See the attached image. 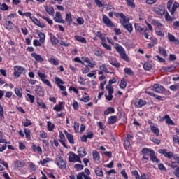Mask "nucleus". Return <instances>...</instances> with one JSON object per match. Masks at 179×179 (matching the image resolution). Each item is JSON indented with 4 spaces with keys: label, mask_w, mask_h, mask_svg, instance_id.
I'll return each instance as SVG.
<instances>
[{
    "label": "nucleus",
    "mask_w": 179,
    "mask_h": 179,
    "mask_svg": "<svg viewBox=\"0 0 179 179\" xmlns=\"http://www.w3.org/2000/svg\"><path fill=\"white\" fill-rule=\"evenodd\" d=\"M115 48L116 51L120 54L122 59H124V61H126V62H129V57H128V55H127V53H125V50L122 46L117 45L115 46Z\"/></svg>",
    "instance_id": "obj_1"
},
{
    "label": "nucleus",
    "mask_w": 179,
    "mask_h": 179,
    "mask_svg": "<svg viewBox=\"0 0 179 179\" xmlns=\"http://www.w3.org/2000/svg\"><path fill=\"white\" fill-rule=\"evenodd\" d=\"M114 15L116 17H120V22L122 26L129 23V17L125 16L124 13H115Z\"/></svg>",
    "instance_id": "obj_2"
},
{
    "label": "nucleus",
    "mask_w": 179,
    "mask_h": 179,
    "mask_svg": "<svg viewBox=\"0 0 179 179\" xmlns=\"http://www.w3.org/2000/svg\"><path fill=\"white\" fill-rule=\"evenodd\" d=\"M56 162V164L58 166L59 169H61L62 170H65V169H66V161L64 159V157L60 155H57Z\"/></svg>",
    "instance_id": "obj_3"
},
{
    "label": "nucleus",
    "mask_w": 179,
    "mask_h": 179,
    "mask_svg": "<svg viewBox=\"0 0 179 179\" xmlns=\"http://www.w3.org/2000/svg\"><path fill=\"white\" fill-rule=\"evenodd\" d=\"M37 75H38V78L41 79V82H43V83H44V85H46V86H48L49 87H50V89H52V85H51V82H50V80H47V76L45 73H41V72H38Z\"/></svg>",
    "instance_id": "obj_4"
},
{
    "label": "nucleus",
    "mask_w": 179,
    "mask_h": 179,
    "mask_svg": "<svg viewBox=\"0 0 179 179\" xmlns=\"http://www.w3.org/2000/svg\"><path fill=\"white\" fill-rule=\"evenodd\" d=\"M155 150L150 149V148H144L142 149L141 153L143 155V160H149V156H150V155H152V152H154Z\"/></svg>",
    "instance_id": "obj_5"
},
{
    "label": "nucleus",
    "mask_w": 179,
    "mask_h": 179,
    "mask_svg": "<svg viewBox=\"0 0 179 179\" xmlns=\"http://www.w3.org/2000/svg\"><path fill=\"white\" fill-rule=\"evenodd\" d=\"M152 90H153V92H155V93H159V94H162L164 92H165L166 89H164V87H163L162 85L157 83L152 85Z\"/></svg>",
    "instance_id": "obj_6"
},
{
    "label": "nucleus",
    "mask_w": 179,
    "mask_h": 179,
    "mask_svg": "<svg viewBox=\"0 0 179 179\" xmlns=\"http://www.w3.org/2000/svg\"><path fill=\"white\" fill-rule=\"evenodd\" d=\"M153 11L159 16H163L166 13V8L163 6H159L158 7H155Z\"/></svg>",
    "instance_id": "obj_7"
},
{
    "label": "nucleus",
    "mask_w": 179,
    "mask_h": 179,
    "mask_svg": "<svg viewBox=\"0 0 179 179\" xmlns=\"http://www.w3.org/2000/svg\"><path fill=\"white\" fill-rule=\"evenodd\" d=\"M23 72H24V67H22L21 66H14V76H15V78H19Z\"/></svg>",
    "instance_id": "obj_8"
},
{
    "label": "nucleus",
    "mask_w": 179,
    "mask_h": 179,
    "mask_svg": "<svg viewBox=\"0 0 179 179\" xmlns=\"http://www.w3.org/2000/svg\"><path fill=\"white\" fill-rule=\"evenodd\" d=\"M158 152L161 155H163L164 157H166V159H173V155H174L173 152H167L166 149H159Z\"/></svg>",
    "instance_id": "obj_9"
},
{
    "label": "nucleus",
    "mask_w": 179,
    "mask_h": 179,
    "mask_svg": "<svg viewBox=\"0 0 179 179\" xmlns=\"http://www.w3.org/2000/svg\"><path fill=\"white\" fill-rule=\"evenodd\" d=\"M102 20L103 23H104V24H106L107 27H114V24L113 23V21H111L107 15H103Z\"/></svg>",
    "instance_id": "obj_10"
},
{
    "label": "nucleus",
    "mask_w": 179,
    "mask_h": 179,
    "mask_svg": "<svg viewBox=\"0 0 179 179\" xmlns=\"http://www.w3.org/2000/svg\"><path fill=\"white\" fill-rule=\"evenodd\" d=\"M149 124H150V128L151 132L154 133L156 136H159V135H160V130H159V127L155 126V124L152 122V121H150Z\"/></svg>",
    "instance_id": "obj_11"
},
{
    "label": "nucleus",
    "mask_w": 179,
    "mask_h": 179,
    "mask_svg": "<svg viewBox=\"0 0 179 179\" xmlns=\"http://www.w3.org/2000/svg\"><path fill=\"white\" fill-rule=\"evenodd\" d=\"M82 59L84 62L88 64L90 68H94L96 66V62L90 60L89 57H82Z\"/></svg>",
    "instance_id": "obj_12"
},
{
    "label": "nucleus",
    "mask_w": 179,
    "mask_h": 179,
    "mask_svg": "<svg viewBox=\"0 0 179 179\" xmlns=\"http://www.w3.org/2000/svg\"><path fill=\"white\" fill-rule=\"evenodd\" d=\"M135 31L136 33H143V31H148V28H143L141 26V24L136 23L134 24Z\"/></svg>",
    "instance_id": "obj_13"
},
{
    "label": "nucleus",
    "mask_w": 179,
    "mask_h": 179,
    "mask_svg": "<svg viewBox=\"0 0 179 179\" xmlns=\"http://www.w3.org/2000/svg\"><path fill=\"white\" fill-rule=\"evenodd\" d=\"M53 19L57 23H65V20L62 19V16H61V13H59V11L56 12V17H55Z\"/></svg>",
    "instance_id": "obj_14"
},
{
    "label": "nucleus",
    "mask_w": 179,
    "mask_h": 179,
    "mask_svg": "<svg viewBox=\"0 0 179 179\" xmlns=\"http://www.w3.org/2000/svg\"><path fill=\"white\" fill-rule=\"evenodd\" d=\"M109 63L115 68H120V66H121V64L118 62V60H117V59L115 57H111L109 59Z\"/></svg>",
    "instance_id": "obj_15"
},
{
    "label": "nucleus",
    "mask_w": 179,
    "mask_h": 179,
    "mask_svg": "<svg viewBox=\"0 0 179 179\" xmlns=\"http://www.w3.org/2000/svg\"><path fill=\"white\" fill-rule=\"evenodd\" d=\"M145 93L146 94H148V96H151L152 97H154L157 100H161L162 101L164 100V96H159L155 94V92H151L150 91H146Z\"/></svg>",
    "instance_id": "obj_16"
},
{
    "label": "nucleus",
    "mask_w": 179,
    "mask_h": 179,
    "mask_svg": "<svg viewBox=\"0 0 179 179\" xmlns=\"http://www.w3.org/2000/svg\"><path fill=\"white\" fill-rule=\"evenodd\" d=\"M31 56L32 58L35 59V61H37V62H44V59L41 57V55H38L36 52H32L31 54Z\"/></svg>",
    "instance_id": "obj_17"
},
{
    "label": "nucleus",
    "mask_w": 179,
    "mask_h": 179,
    "mask_svg": "<svg viewBox=\"0 0 179 179\" xmlns=\"http://www.w3.org/2000/svg\"><path fill=\"white\" fill-rule=\"evenodd\" d=\"M118 122V118L115 115L110 116L108 118V124L109 125H114V124H116Z\"/></svg>",
    "instance_id": "obj_18"
},
{
    "label": "nucleus",
    "mask_w": 179,
    "mask_h": 179,
    "mask_svg": "<svg viewBox=\"0 0 179 179\" xmlns=\"http://www.w3.org/2000/svg\"><path fill=\"white\" fill-rule=\"evenodd\" d=\"M35 93L36 94H37V96L43 97V96H44V91H43V87L36 85L35 89Z\"/></svg>",
    "instance_id": "obj_19"
},
{
    "label": "nucleus",
    "mask_w": 179,
    "mask_h": 179,
    "mask_svg": "<svg viewBox=\"0 0 179 179\" xmlns=\"http://www.w3.org/2000/svg\"><path fill=\"white\" fill-rule=\"evenodd\" d=\"M64 134L69 143H71V145H73L75 143V140L73 139V135H72V134L71 133H68V131H64Z\"/></svg>",
    "instance_id": "obj_20"
},
{
    "label": "nucleus",
    "mask_w": 179,
    "mask_h": 179,
    "mask_svg": "<svg viewBox=\"0 0 179 179\" xmlns=\"http://www.w3.org/2000/svg\"><path fill=\"white\" fill-rule=\"evenodd\" d=\"M179 8V3L177 1H175L172 6V7L169 10V12H170L171 15L173 16L174 13H176V10H177V8Z\"/></svg>",
    "instance_id": "obj_21"
},
{
    "label": "nucleus",
    "mask_w": 179,
    "mask_h": 179,
    "mask_svg": "<svg viewBox=\"0 0 179 179\" xmlns=\"http://www.w3.org/2000/svg\"><path fill=\"white\" fill-rule=\"evenodd\" d=\"M31 20L33 22V23H34V24H36L38 27H41V29H44V27H45V25H44V24H41V22H40V21L34 17H31Z\"/></svg>",
    "instance_id": "obj_22"
},
{
    "label": "nucleus",
    "mask_w": 179,
    "mask_h": 179,
    "mask_svg": "<svg viewBox=\"0 0 179 179\" xmlns=\"http://www.w3.org/2000/svg\"><path fill=\"white\" fill-rule=\"evenodd\" d=\"M151 24H152V26H155V27L159 29V30H162V27H164V26H163V24L157 20H152Z\"/></svg>",
    "instance_id": "obj_23"
},
{
    "label": "nucleus",
    "mask_w": 179,
    "mask_h": 179,
    "mask_svg": "<svg viewBox=\"0 0 179 179\" xmlns=\"http://www.w3.org/2000/svg\"><path fill=\"white\" fill-rule=\"evenodd\" d=\"M106 90L108 91V95H106V99L108 100V101H111L113 100V93H114V90L112 88L106 89Z\"/></svg>",
    "instance_id": "obj_24"
},
{
    "label": "nucleus",
    "mask_w": 179,
    "mask_h": 179,
    "mask_svg": "<svg viewBox=\"0 0 179 179\" xmlns=\"http://www.w3.org/2000/svg\"><path fill=\"white\" fill-rule=\"evenodd\" d=\"M123 27L125 30H127V31H128V33H129V34H131V33H132V31H134V27L129 22L123 25Z\"/></svg>",
    "instance_id": "obj_25"
},
{
    "label": "nucleus",
    "mask_w": 179,
    "mask_h": 179,
    "mask_svg": "<svg viewBox=\"0 0 179 179\" xmlns=\"http://www.w3.org/2000/svg\"><path fill=\"white\" fill-rule=\"evenodd\" d=\"M150 159L151 162H153V163H160V160L157 159V157H156V153L154 152H152L150 155Z\"/></svg>",
    "instance_id": "obj_26"
},
{
    "label": "nucleus",
    "mask_w": 179,
    "mask_h": 179,
    "mask_svg": "<svg viewBox=\"0 0 179 179\" xmlns=\"http://www.w3.org/2000/svg\"><path fill=\"white\" fill-rule=\"evenodd\" d=\"M78 156L80 157H85L86 155H87V152H86V150L84 147H80L78 150Z\"/></svg>",
    "instance_id": "obj_27"
},
{
    "label": "nucleus",
    "mask_w": 179,
    "mask_h": 179,
    "mask_svg": "<svg viewBox=\"0 0 179 179\" xmlns=\"http://www.w3.org/2000/svg\"><path fill=\"white\" fill-rule=\"evenodd\" d=\"M94 173L98 177H103L104 176V172L103 171V169L100 167H96L94 169Z\"/></svg>",
    "instance_id": "obj_28"
},
{
    "label": "nucleus",
    "mask_w": 179,
    "mask_h": 179,
    "mask_svg": "<svg viewBox=\"0 0 179 179\" xmlns=\"http://www.w3.org/2000/svg\"><path fill=\"white\" fill-rule=\"evenodd\" d=\"M15 167H17V169L19 168H23L24 167V166H26V162H23V161H20V160H17L14 163Z\"/></svg>",
    "instance_id": "obj_29"
},
{
    "label": "nucleus",
    "mask_w": 179,
    "mask_h": 179,
    "mask_svg": "<svg viewBox=\"0 0 179 179\" xmlns=\"http://www.w3.org/2000/svg\"><path fill=\"white\" fill-rule=\"evenodd\" d=\"M113 83H117V80L115 78H113L109 80L108 84L106 86V89H112L114 90V87H113V85H113Z\"/></svg>",
    "instance_id": "obj_30"
},
{
    "label": "nucleus",
    "mask_w": 179,
    "mask_h": 179,
    "mask_svg": "<svg viewBox=\"0 0 179 179\" xmlns=\"http://www.w3.org/2000/svg\"><path fill=\"white\" fill-rule=\"evenodd\" d=\"M50 40L52 45H57L58 44L59 40L57 38V37H55V36L52 35V34H50Z\"/></svg>",
    "instance_id": "obj_31"
},
{
    "label": "nucleus",
    "mask_w": 179,
    "mask_h": 179,
    "mask_svg": "<svg viewBox=\"0 0 179 179\" xmlns=\"http://www.w3.org/2000/svg\"><path fill=\"white\" fill-rule=\"evenodd\" d=\"M70 156H69V162H76V159L78 158V155L72 152H70Z\"/></svg>",
    "instance_id": "obj_32"
},
{
    "label": "nucleus",
    "mask_w": 179,
    "mask_h": 179,
    "mask_svg": "<svg viewBox=\"0 0 179 179\" xmlns=\"http://www.w3.org/2000/svg\"><path fill=\"white\" fill-rule=\"evenodd\" d=\"M92 156L95 162H99L100 160V153H99V151L94 150L92 152Z\"/></svg>",
    "instance_id": "obj_33"
},
{
    "label": "nucleus",
    "mask_w": 179,
    "mask_h": 179,
    "mask_svg": "<svg viewBox=\"0 0 179 179\" xmlns=\"http://www.w3.org/2000/svg\"><path fill=\"white\" fill-rule=\"evenodd\" d=\"M32 149L34 152H37V153H39V155H41L43 153V149H41V147L39 145H36V144L32 145Z\"/></svg>",
    "instance_id": "obj_34"
},
{
    "label": "nucleus",
    "mask_w": 179,
    "mask_h": 179,
    "mask_svg": "<svg viewBox=\"0 0 179 179\" xmlns=\"http://www.w3.org/2000/svg\"><path fill=\"white\" fill-rule=\"evenodd\" d=\"M113 113H115V109L113 107H108L104 110L103 114L104 115H108V114H113Z\"/></svg>",
    "instance_id": "obj_35"
},
{
    "label": "nucleus",
    "mask_w": 179,
    "mask_h": 179,
    "mask_svg": "<svg viewBox=\"0 0 179 179\" xmlns=\"http://www.w3.org/2000/svg\"><path fill=\"white\" fill-rule=\"evenodd\" d=\"M75 39L77 40V41L79 43H83V44H86L87 43L86 38L80 36H76Z\"/></svg>",
    "instance_id": "obj_36"
},
{
    "label": "nucleus",
    "mask_w": 179,
    "mask_h": 179,
    "mask_svg": "<svg viewBox=\"0 0 179 179\" xmlns=\"http://www.w3.org/2000/svg\"><path fill=\"white\" fill-rule=\"evenodd\" d=\"M38 36L40 38L39 39L40 43H42V44H44V43L45 42V34L43 32H39L38 34Z\"/></svg>",
    "instance_id": "obj_37"
},
{
    "label": "nucleus",
    "mask_w": 179,
    "mask_h": 179,
    "mask_svg": "<svg viewBox=\"0 0 179 179\" xmlns=\"http://www.w3.org/2000/svg\"><path fill=\"white\" fill-rule=\"evenodd\" d=\"M24 132L25 134L26 139H27L28 141H30V139H31V135L30 134H31L30 129L25 128L24 129Z\"/></svg>",
    "instance_id": "obj_38"
},
{
    "label": "nucleus",
    "mask_w": 179,
    "mask_h": 179,
    "mask_svg": "<svg viewBox=\"0 0 179 179\" xmlns=\"http://www.w3.org/2000/svg\"><path fill=\"white\" fill-rule=\"evenodd\" d=\"M14 91H15L16 96H17V97H20V99H22V97L23 96V91L22 90V88H15Z\"/></svg>",
    "instance_id": "obj_39"
},
{
    "label": "nucleus",
    "mask_w": 179,
    "mask_h": 179,
    "mask_svg": "<svg viewBox=\"0 0 179 179\" xmlns=\"http://www.w3.org/2000/svg\"><path fill=\"white\" fill-rule=\"evenodd\" d=\"M62 106H64V102H59V104L54 106L53 110L58 113L62 110Z\"/></svg>",
    "instance_id": "obj_40"
},
{
    "label": "nucleus",
    "mask_w": 179,
    "mask_h": 179,
    "mask_svg": "<svg viewBox=\"0 0 179 179\" xmlns=\"http://www.w3.org/2000/svg\"><path fill=\"white\" fill-rule=\"evenodd\" d=\"M54 128H55V124L51 123V122L50 121H48L47 122L48 131H50V132H52V131H54Z\"/></svg>",
    "instance_id": "obj_41"
},
{
    "label": "nucleus",
    "mask_w": 179,
    "mask_h": 179,
    "mask_svg": "<svg viewBox=\"0 0 179 179\" xmlns=\"http://www.w3.org/2000/svg\"><path fill=\"white\" fill-rule=\"evenodd\" d=\"M45 10L50 16H54V7L45 6Z\"/></svg>",
    "instance_id": "obj_42"
},
{
    "label": "nucleus",
    "mask_w": 179,
    "mask_h": 179,
    "mask_svg": "<svg viewBox=\"0 0 179 179\" xmlns=\"http://www.w3.org/2000/svg\"><path fill=\"white\" fill-rule=\"evenodd\" d=\"M150 141L153 142L155 145H160L162 143V140L155 138V136H152L150 138Z\"/></svg>",
    "instance_id": "obj_43"
},
{
    "label": "nucleus",
    "mask_w": 179,
    "mask_h": 179,
    "mask_svg": "<svg viewBox=\"0 0 179 179\" xmlns=\"http://www.w3.org/2000/svg\"><path fill=\"white\" fill-rule=\"evenodd\" d=\"M18 14L20 15V16H25L26 17H29V19H31V13L30 12H26L23 13L21 10H18Z\"/></svg>",
    "instance_id": "obj_44"
},
{
    "label": "nucleus",
    "mask_w": 179,
    "mask_h": 179,
    "mask_svg": "<svg viewBox=\"0 0 179 179\" xmlns=\"http://www.w3.org/2000/svg\"><path fill=\"white\" fill-rule=\"evenodd\" d=\"M66 22H67V23H69V24H72V14L71 13H67L66 15V18H65Z\"/></svg>",
    "instance_id": "obj_45"
},
{
    "label": "nucleus",
    "mask_w": 179,
    "mask_h": 179,
    "mask_svg": "<svg viewBox=\"0 0 179 179\" xmlns=\"http://www.w3.org/2000/svg\"><path fill=\"white\" fill-rule=\"evenodd\" d=\"M152 66H153L148 62H145L143 64V69H145V71H150V69H152Z\"/></svg>",
    "instance_id": "obj_46"
},
{
    "label": "nucleus",
    "mask_w": 179,
    "mask_h": 179,
    "mask_svg": "<svg viewBox=\"0 0 179 179\" xmlns=\"http://www.w3.org/2000/svg\"><path fill=\"white\" fill-rule=\"evenodd\" d=\"M50 162H52V159H51L50 157H46L43 160H41L39 163L41 164V166H45V164H47V163H50Z\"/></svg>",
    "instance_id": "obj_47"
},
{
    "label": "nucleus",
    "mask_w": 179,
    "mask_h": 179,
    "mask_svg": "<svg viewBox=\"0 0 179 179\" xmlns=\"http://www.w3.org/2000/svg\"><path fill=\"white\" fill-rule=\"evenodd\" d=\"M5 27L7 30H12V29H13V22H12V21H8L5 24Z\"/></svg>",
    "instance_id": "obj_48"
},
{
    "label": "nucleus",
    "mask_w": 179,
    "mask_h": 179,
    "mask_svg": "<svg viewBox=\"0 0 179 179\" xmlns=\"http://www.w3.org/2000/svg\"><path fill=\"white\" fill-rule=\"evenodd\" d=\"M124 148L126 150H128L131 148V141L124 138Z\"/></svg>",
    "instance_id": "obj_49"
},
{
    "label": "nucleus",
    "mask_w": 179,
    "mask_h": 179,
    "mask_svg": "<svg viewBox=\"0 0 179 179\" xmlns=\"http://www.w3.org/2000/svg\"><path fill=\"white\" fill-rule=\"evenodd\" d=\"M127 6L131 8L132 9H135V3H134V0H125Z\"/></svg>",
    "instance_id": "obj_50"
},
{
    "label": "nucleus",
    "mask_w": 179,
    "mask_h": 179,
    "mask_svg": "<svg viewBox=\"0 0 179 179\" xmlns=\"http://www.w3.org/2000/svg\"><path fill=\"white\" fill-rule=\"evenodd\" d=\"M158 50H159V54L163 55V57H167V52H166V49H164V48H162L159 46L158 48Z\"/></svg>",
    "instance_id": "obj_51"
},
{
    "label": "nucleus",
    "mask_w": 179,
    "mask_h": 179,
    "mask_svg": "<svg viewBox=\"0 0 179 179\" xmlns=\"http://www.w3.org/2000/svg\"><path fill=\"white\" fill-rule=\"evenodd\" d=\"M120 89H125L127 87V81L122 78L119 85Z\"/></svg>",
    "instance_id": "obj_52"
},
{
    "label": "nucleus",
    "mask_w": 179,
    "mask_h": 179,
    "mask_svg": "<svg viewBox=\"0 0 179 179\" xmlns=\"http://www.w3.org/2000/svg\"><path fill=\"white\" fill-rule=\"evenodd\" d=\"M165 20L166 22H173L174 17L170 16V14H169V13L166 12L165 15Z\"/></svg>",
    "instance_id": "obj_53"
},
{
    "label": "nucleus",
    "mask_w": 179,
    "mask_h": 179,
    "mask_svg": "<svg viewBox=\"0 0 179 179\" xmlns=\"http://www.w3.org/2000/svg\"><path fill=\"white\" fill-rule=\"evenodd\" d=\"M55 80V83L56 85H57V86H61V85H64V83H65L64 80H62V79L58 77H56Z\"/></svg>",
    "instance_id": "obj_54"
},
{
    "label": "nucleus",
    "mask_w": 179,
    "mask_h": 179,
    "mask_svg": "<svg viewBox=\"0 0 179 179\" xmlns=\"http://www.w3.org/2000/svg\"><path fill=\"white\" fill-rule=\"evenodd\" d=\"M100 71H103V72H106V73H110V71H108V69L107 68V66L106 64L101 65L99 66Z\"/></svg>",
    "instance_id": "obj_55"
},
{
    "label": "nucleus",
    "mask_w": 179,
    "mask_h": 179,
    "mask_svg": "<svg viewBox=\"0 0 179 179\" xmlns=\"http://www.w3.org/2000/svg\"><path fill=\"white\" fill-rule=\"evenodd\" d=\"M48 62H50V64H52V65H59V62H58L57 60H55V59L50 57L48 59Z\"/></svg>",
    "instance_id": "obj_56"
},
{
    "label": "nucleus",
    "mask_w": 179,
    "mask_h": 179,
    "mask_svg": "<svg viewBox=\"0 0 179 179\" xmlns=\"http://www.w3.org/2000/svg\"><path fill=\"white\" fill-rule=\"evenodd\" d=\"M166 124H167L168 125H176V123H174V122L173 121V120H171V118H170V116L169 115L168 117L166 120Z\"/></svg>",
    "instance_id": "obj_57"
},
{
    "label": "nucleus",
    "mask_w": 179,
    "mask_h": 179,
    "mask_svg": "<svg viewBox=\"0 0 179 179\" xmlns=\"http://www.w3.org/2000/svg\"><path fill=\"white\" fill-rule=\"evenodd\" d=\"M172 159H173V160H175V161H172L171 163H173V164L178 163L179 164V156H178V155L173 154Z\"/></svg>",
    "instance_id": "obj_58"
},
{
    "label": "nucleus",
    "mask_w": 179,
    "mask_h": 179,
    "mask_svg": "<svg viewBox=\"0 0 179 179\" xmlns=\"http://www.w3.org/2000/svg\"><path fill=\"white\" fill-rule=\"evenodd\" d=\"M124 73L129 75L130 76H134V71L129 68H124Z\"/></svg>",
    "instance_id": "obj_59"
},
{
    "label": "nucleus",
    "mask_w": 179,
    "mask_h": 179,
    "mask_svg": "<svg viewBox=\"0 0 179 179\" xmlns=\"http://www.w3.org/2000/svg\"><path fill=\"white\" fill-rule=\"evenodd\" d=\"M27 96L28 97V99H27V101H30V103H34V96L30 94H27Z\"/></svg>",
    "instance_id": "obj_60"
},
{
    "label": "nucleus",
    "mask_w": 179,
    "mask_h": 179,
    "mask_svg": "<svg viewBox=\"0 0 179 179\" xmlns=\"http://www.w3.org/2000/svg\"><path fill=\"white\" fill-rule=\"evenodd\" d=\"M94 54L96 57H101V55H103V52L99 49H96L94 50Z\"/></svg>",
    "instance_id": "obj_61"
},
{
    "label": "nucleus",
    "mask_w": 179,
    "mask_h": 179,
    "mask_svg": "<svg viewBox=\"0 0 179 179\" xmlns=\"http://www.w3.org/2000/svg\"><path fill=\"white\" fill-rule=\"evenodd\" d=\"M33 123H31V121H30V120L29 119H26L25 122H22V125L23 127H29V125H32Z\"/></svg>",
    "instance_id": "obj_62"
},
{
    "label": "nucleus",
    "mask_w": 179,
    "mask_h": 179,
    "mask_svg": "<svg viewBox=\"0 0 179 179\" xmlns=\"http://www.w3.org/2000/svg\"><path fill=\"white\" fill-rule=\"evenodd\" d=\"M173 142H174V143H177L178 145H179V136L177 135H173Z\"/></svg>",
    "instance_id": "obj_63"
},
{
    "label": "nucleus",
    "mask_w": 179,
    "mask_h": 179,
    "mask_svg": "<svg viewBox=\"0 0 179 179\" xmlns=\"http://www.w3.org/2000/svg\"><path fill=\"white\" fill-rule=\"evenodd\" d=\"M175 171L173 173L174 176L179 178V166H175Z\"/></svg>",
    "instance_id": "obj_64"
}]
</instances>
